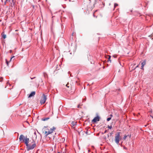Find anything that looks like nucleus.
I'll return each mask as SVG.
<instances>
[{"label":"nucleus","instance_id":"f257e3e1","mask_svg":"<svg viewBox=\"0 0 153 153\" xmlns=\"http://www.w3.org/2000/svg\"><path fill=\"white\" fill-rule=\"evenodd\" d=\"M27 137H25L23 134H21L19 137V140L20 141H21L22 140L25 142V144L26 146L27 150L29 151L30 150L33 149L36 146V145L35 141L33 140L32 143H33L32 145L30 144H28L29 139V138H27Z\"/></svg>","mask_w":153,"mask_h":153},{"label":"nucleus","instance_id":"f03ea898","mask_svg":"<svg viewBox=\"0 0 153 153\" xmlns=\"http://www.w3.org/2000/svg\"><path fill=\"white\" fill-rule=\"evenodd\" d=\"M120 133V132H117L115 134V141L117 144H119L120 140L121 139Z\"/></svg>","mask_w":153,"mask_h":153},{"label":"nucleus","instance_id":"7ed1b4c3","mask_svg":"<svg viewBox=\"0 0 153 153\" xmlns=\"http://www.w3.org/2000/svg\"><path fill=\"white\" fill-rule=\"evenodd\" d=\"M46 99L47 97L46 96H45L44 94H43L41 99L40 103L41 104H44L45 102Z\"/></svg>","mask_w":153,"mask_h":153},{"label":"nucleus","instance_id":"20e7f679","mask_svg":"<svg viewBox=\"0 0 153 153\" xmlns=\"http://www.w3.org/2000/svg\"><path fill=\"white\" fill-rule=\"evenodd\" d=\"M100 118V117L97 115L92 120V122L94 123H96L97 121H99Z\"/></svg>","mask_w":153,"mask_h":153},{"label":"nucleus","instance_id":"39448f33","mask_svg":"<svg viewBox=\"0 0 153 153\" xmlns=\"http://www.w3.org/2000/svg\"><path fill=\"white\" fill-rule=\"evenodd\" d=\"M53 133V131L51 130L48 131H45V136L47 137V136L49 134H51Z\"/></svg>","mask_w":153,"mask_h":153},{"label":"nucleus","instance_id":"423d86ee","mask_svg":"<svg viewBox=\"0 0 153 153\" xmlns=\"http://www.w3.org/2000/svg\"><path fill=\"white\" fill-rule=\"evenodd\" d=\"M35 94V91H32L31 93L28 96V98H30L34 96Z\"/></svg>","mask_w":153,"mask_h":153},{"label":"nucleus","instance_id":"0eeeda50","mask_svg":"<svg viewBox=\"0 0 153 153\" xmlns=\"http://www.w3.org/2000/svg\"><path fill=\"white\" fill-rule=\"evenodd\" d=\"M77 122H72L71 123V125L73 126H74L76 125Z\"/></svg>","mask_w":153,"mask_h":153},{"label":"nucleus","instance_id":"6e6552de","mask_svg":"<svg viewBox=\"0 0 153 153\" xmlns=\"http://www.w3.org/2000/svg\"><path fill=\"white\" fill-rule=\"evenodd\" d=\"M49 119V117H46V118H43L42 119V120L45 121L48 120Z\"/></svg>","mask_w":153,"mask_h":153},{"label":"nucleus","instance_id":"1a4fd4ad","mask_svg":"<svg viewBox=\"0 0 153 153\" xmlns=\"http://www.w3.org/2000/svg\"><path fill=\"white\" fill-rule=\"evenodd\" d=\"M111 58V56L110 55L108 56V61H110V62H111V60H110Z\"/></svg>","mask_w":153,"mask_h":153},{"label":"nucleus","instance_id":"9d476101","mask_svg":"<svg viewBox=\"0 0 153 153\" xmlns=\"http://www.w3.org/2000/svg\"><path fill=\"white\" fill-rule=\"evenodd\" d=\"M146 61H144L142 62V65H143V66H144L146 64Z\"/></svg>","mask_w":153,"mask_h":153},{"label":"nucleus","instance_id":"9b49d317","mask_svg":"<svg viewBox=\"0 0 153 153\" xmlns=\"http://www.w3.org/2000/svg\"><path fill=\"white\" fill-rule=\"evenodd\" d=\"M56 129V128L54 127H53V128H51V131H53H53L55 130Z\"/></svg>","mask_w":153,"mask_h":153},{"label":"nucleus","instance_id":"f8f14e48","mask_svg":"<svg viewBox=\"0 0 153 153\" xmlns=\"http://www.w3.org/2000/svg\"><path fill=\"white\" fill-rule=\"evenodd\" d=\"M118 5V4L117 3H115L114 4V8H115Z\"/></svg>","mask_w":153,"mask_h":153},{"label":"nucleus","instance_id":"ddd939ff","mask_svg":"<svg viewBox=\"0 0 153 153\" xmlns=\"http://www.w3.org/2000/svg\"><path fill=\"white\" fill-rule=\"evenodd\" d=\"M6 35H5V34H4L2 35V37L3 38L5 39L6 38Z\"/></svg>","mask_w":153,"mask_h":153},{"label":"nucleus","instance_id":"4468645a","mask_svg":"<svg viewBox=\"0 0 153 153\" xmlns=\"http://www.w3.org/2000/svg\"><path fill=\"white\" fill-rule=\"evenodd\" d=\"M111 117H108L107 118V121H108L109 120H111Z\"/></svg>","mask_w":153,"mask_h":153},{"label":"nucleus","instance_id":"2eb2a0df","mask_svg":"<svg viewBox=\"0 0 153 153\" xmlns=\"http://www.w3.org/2000/svg\"><path fill=\"white\" fill-rule=\"evenodd\" d=\"M3 79V78L2 77H0V82H2Z\"/></svg>","mask_w":153,"mask_h":153},{"label":"nucleus","instance_id":"dca6fc26","mask_svg":"<svg viewBox=\"0 0 153 153\" xmlns=\"http://www.w3.org/2000/svg\"><path fill=\"white\" fill-rule=\"evenodd\" d=\"M108 128L110 129H111L112 128V127L111 126H108Z\"/></svg>","mask_w":153,"mask_h":153},{"label":"nucleus","instance_id":"f3484780","mask_svg":"<svg viewBox=\"0 0 153 153\" xmlns=\"http://www.w3.org/2000/svg\"><path fill=\"white\" fill-rule=\"evenodd\" d=\"M149 36V37H150V38L151 39H153V35H150V36Z\"/></svg>","mask_w":153,"mask_h":153},{"label":"nucleus","instance_id":"a211bd4d","mask_svg":"<svg viewBox=\"0 0 153 153\" xmlns=\"http://www.w3.org/2000/svg\"><path fill=\"white\" fill-rule=\"evenodd\" d=\"M127 137V136H126V135H125L124 136V137H123V139H126V138Z\"/></svg>","mask_w":153,"mask_h":153},{"label":"nucleus","instance_id":"6ab92c4d","mask_svg":"<svg viewBox=\"0 0 153 153\" xmlns=\"http://www.w3.org/2000/svg\"><path fill=\"white\" fill-rule=\"evenodd\" d=\"M113 57H114V58H116L117 57V56L116 55H114L113 56Z\"/></svg>","mask_w":153,"mask_h":153},{"label":"nucleus","instance_id":"aec40b11","mask_svg":"<svg viewBox=\"0 0 153 153\" xmlns=\"http://www.w3.org/2000/svg\"><path fill=\"white\" fill-rule=\"evenodd\" d=\"M144 66H143V65H142V66H141V69H143Z\"/></svg>","mask_w":153,"mask_h":153},{"label":"nucleus","instance_id":"412c9836","mask_svg":"<svg viewBox=\"0 0 153 153\" xmlns=\"http://www.w3.org/2000/svg\"><path fill=\"white\" fill-rule=\"evenodd\" d=\"M113 134V132H111L110 133V135L111 136Z\"/></svg>","mask_w":153,"mask_h":153},{"label":"nucleus","instance_id":"4be33fe9","mask_svg":"<svg viewBox=\"0 0 153 153\" xmlns=\"http://www.w3.org/2000/svg\"><path fill=\"white\" fill-rule=\"evenodd\" d=\"M68 84H67L66 85V86L68 87V88H69V86H68Z\"/></svg>","mask_w":153,"mask_h":153},{"label":"nucleus","instance_id":"5701e85b","mask_svg":"<svg viewBox=\"0 0 153 153\" xmlns=\"http://www.w3.org/2000/svg\"><path fill=\"white\" fill-rule=\"evenodd\" d=\"M14 57V56H13L10 59V60H12V59Z\"/></svg>","mask_w":153,"mask_h":153},{"label":"nucleus","instance_id":"b1692460","mask_svg":"<svg viewBox=\"0 0 153 153\" xmlns=\"http://www.w3.org/2000/svg\"><path fill=\"white\" fill-rule=\"evenodd\" d=\"M110 117H111H111H112L113 115H112V114H111V115H110Z\"/></svg>","mask_w":153,"mask_h":153},{"label":"nucleus","instance_id":"393cba45","mask_svg":"<svg viewBox=\"0 0 153 153\" xmlns=\"http://www.w3.org/2000/svg\"><path fill=\"white\" fill-rule=\"evenodd\" d=\"M107 132V130H105V131L104 133H106Z\"/></svg>","mask_w":153,"mask_h":153},{"label":"nucleus","instance_id":"a878e982","mask_svg":"<svg viewBox=\"0 0 153 153\" xmlns=\"http://www.w3.org/2000/svg\"><path fill=\"white\" fill-rule=\"evenodd\" d=\"M80 107L79 105H78L77 106V108H79Z\"/></svg>","mask_w":153,"mask_h":153},{"label":"nucleus","instance_id":"bb28decb","mask_svg":"<svg viewBox=\"0 0 153 153\" xmlns=\"http://www.w3.org/2000/svg\"><path fill=\"white\" fill-rule=\"evenodd\" d=\"M10 51V53H11L12 52V51L11 50H10V51Z\"/></svg>","mask_w":153,"mask_h":153},{"label":"nucleus","instance_id":"cd10ccee","mask_svg":"<svg viewBox=\"0 0 153 153\" xmlns=\"http://www.w3.org/2000/svg\"><path fill=\"white\" fill-rule=\"evenodd\" d=\"M10 1V0H6V1Z\"/></svg>","mask_w":153,"mask_h":153},{"label":"nucleus","instance_id":"c85d7f7f","mask_svg":"<svg viewBox=\"0 0 153 153\" xmlns=\"http://www.w3.org/2000/svg\"><path fill=\"white\" fill-rule=\"evenodd\" d=\"M34 78H35V77H34V78H31V79H33Z\"/></svg>","mask_w":153,"mask_h":153},{"label":"nucleus","instance_id":"c756f323","mask_svg":"<svg viewBox=\"0 0 153 153\" xmlns=\"http://www.w3.org/2000/svg\"><path fill=\"white\" fill-rule=\"evenodd\" d=\"M34 134L35 135H36V132H34Z\"/></svg>","mask_w":153,"mask_h":153},{"label":"nucleus","instance_id":"7c9ffc66","mask_svg":"<svg viewBox=\"0 0 153 153\" xmlns=\"http://www.w3.org/2000/svg\"><path fill=\"white\" fill-rule=\"evenodd\" d=\"M6 62L7 63V64H8V62H7V61H6Z\"/></svg>","mask_w":153,"mask_h":153},{"label":"nucleus","instance_id":"2f4dec72","mask_svg":"<svg viewBox=\"0 0 153 153\" xmlns=\"http://www.w3.org/2000/svg\"><path fill=\"white\" fill-rule=\"evenodd\" d=\"M85 101V99L84 100H83V101Z\"/></svg>","mask_w":153,"mask_h":153},{"label":"nucleus","instance_id":"473e14b6","mask_svg":"<svg viewBox=\"0 0 153 153\" xmlns=\"http://www.w3.org/2000/svg\"><path fill=\"white\" fill-rule=\"evenodd\" d=\"M93 16L94 17L95 16H94V14H93Z\"/></svg>","mask_w":153,"mask_h":153},{"label":"nucleus","instance_id":"72a5a7b5","mask_svg":"<svg viewBox=\"0 0 153 153\" xmlns=\"http://www.w3.org/2000/svg\"><path fill=\"white\" fill-rule=\"evenodd\" d=\"M69 73H70V72L69 71L68 72V73L69 74Z\"/></svg>","mask_w":153,"mask_h":153},{"label":"nucleus","instance_id":"f704fd0d","mask_svg":"<svg viewBox=\"0 0 153 153\" xmlns=\"http://www.w3.org/2000/svg\"><path fill=\"white\" fill-rule=\"evenodd\" d=\"M88 152H90V150H88Z\"/></svg>","mask_w":153,"mask_h":153},{"label":"nucleus","instance_id":"c9c22d12","mask_svg":"<svg viewBox=\"0 0 153 153\" xmlns=\"http://www.w3.org/2000/svg\"><path fill=\"white\" fill-rule=\"evenodd\" d=\"M65 0V1H67V0Z\"/></svg>","mask_w":153,"mask_h":153},{"label":"nucleus","instance_id":"e433bc0d","mask_svg":"<svg viewBox=\"0 0 153 153\" xmlns=\"http://www.w3.org/2000/svg\"><path fill=\"white\" fill-rule=\"evenodd\" d=\"M58 153H60L59 152H58Z\"/></svg>","mask_w":153,"mask_h":153}]
</instances>
